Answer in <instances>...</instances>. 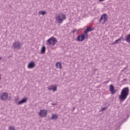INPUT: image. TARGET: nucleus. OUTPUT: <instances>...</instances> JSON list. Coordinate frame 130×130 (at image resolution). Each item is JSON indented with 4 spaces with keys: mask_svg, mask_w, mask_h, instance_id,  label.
I'll return each mask as SVG.
<instances>
[{
    "mask_svg": "<svg viewBox=\"0 0 130 130\" xmlns=\"http://www.w3.org/2000/svg\"><path fill=\"white\" fill-rule=\"evenodd\" d=\"M128 95H129V88L128 87H125L122 90L119 98L121 101H124L127 98Z\"/></svg>",
    "mask_w": 130,
    "mask_h": 130,
    "instance_id": "nucleus-1",
    "label": "nucleus"
},
{
    "mask_svg": "<svg viewBox=\"0 0 130 130\" xmlns=\"http://www.w3.org/2000/svg\"><path fill=\"white\" fill-rule=\"evenodd\" d=\"M64 20H66V15L60 13L56 15L55 21L57 24H62Z\"/></svg>",
    "mask_w": 130,
    "mask_h": 130,
    "instance_id": "nucleus-2",
    "label": "nucleus"
},
{
    "mask_svg": "<svg viewBox=\"0 0 130 130\" xmlns=\"http://www.w3.org/2000/svg\"><path fill=\"white\" fill-rule=\"evenodd\" d=\"M57 43V40H56V38L52 37L50 39H49L47 41V45H52V46L55 45Z\"/></svg>",
    "mask_w": 130,
    "mask_h": 130,
    "instance_id": "nucleus-3",
    "label": "nucleus"
},
{
    "mask_svg": "<svg viewBox=\"0 0 130 130\" xmlns=\"http://www.w3.org/2000/svg\"><path fill=\"white\" fill-rule=\"evenodd\" d=\"M22 46V44L19 41H16L13 43V47L14 49H20Z\"/></svg>",
    "mask_w": 130,
    "mask_h": 130,
    "instance_id": "nucleus-4",
    "label": "nucleus"
},
{
    "mask_svg": "<svg viewBox=\"0 0 130 130\" xmlns=\"http://www.w3.org/2000/svg\"><path fill=\"white\" fill-rule=\"evenodd\" d=\"M108 19V16H107V14L104 13L103 15H102L100 19L99 20L100 22H101L102 20L104 21V23H106L107 22V19Z\"/></svg>",
    "mask_w": 130,
    "mask_h": 130,
    "instance_id": "nucleus-5",
    "label": "nucleus"
},
{
    "mask_svg": "<svg viewBox=\"0 0 130 130\" xmlns=\"http://www.w3.org/2000/svg\"><path fill=\"white\" fill-rule=\"evenodd\" d=\"M39 115L40 116H41V117H44L47 115V110L44 109V110H41L39 113Z\"/></svg>",
    "mask_w": 130,
    "mask_h": 130,
    "instance_id": "nucleus-6",
    "label": "nucleus"
},
{
    "mask_svg": "<svg viewBox=\"0 0 130 130\" xmlns=\"http://www.w3.org/2000/svg\"><path fill=\"white\" fill-rule=\"evenodd\" d=\"M8 96V93L2 92L0 94V99H1V100H6Z\"/></svg>",
    "mask_w": 130,
    "mask_h": 130,
    "instance_id": "nucleus-7",
    "label": "nucleus"
},
{
    "mask_svg": "<svg viewBox=\"0 0 130 130\" xmlns=\"http://www.w3.org/2000/svg\"><path fill=\"white\" fill-rule=\"evenodd\" d=\"M86 38V36H85V34H82L79 35L77 38V41H84Z\"/></svg>",
    "mask_w": 130,
    "mask_h": 130,
    "instance_id": "nucleus-8",
    "label": "nucleus"
},
{
    "mask_svg": "<svg viewBox=\"0 0 130 130\" xmlns=\"http://www.w3.org/2000/svg\"><path fill=\"white\" fill-rule=\"evenodd\" d=\"M48 90L49 91L52 90L53 92H55V91H57V87L56 85H50L48 87Z\"/></svg>",
    "mask_w": 130,
    "mask_h": 130,
    "instance_id": "nucleus-9",
    "label": "nucleus"
},
{
    "mask_svg": "<svg viewBox=\"0 0 130 130\" xmlns=\"http://www.w3.org/2000/svg\"><path fill=\"white\" fill-rule=\"evenodd\" d=\"M27 102V98H24L22 99L21 101H19L18 102V105H21V104H23V103H26Z\"/></svg>",
    "mask_w": 130,
    "mask_h": 130,
    "instance_id": "nucleus-10",
    "label": "nucleus"
},
{
    "mask_svg": "<svg viewBox=\"0 0 130 130\" xmlns=\"http://www.w3.org/2000/svg\"><path fill=\"white\" fill-rule=\"evenodd\" d=\"M110 91L111 92L112 94H114L115 93L116 91L114 89V86H113V85H110Z\"/></svg>",
    "mask_w": 130,
    "mask_h": 130,
    "instance_id": "nucleus-11",
    "label": "nucleus"
},
{
    "mask_svg": "<svg viewBox=\"0 0 130 130\" xmlns=\"http://www.w3.org/2000/svg\"><path fill=\"white\" fill-rule=\"evenodd\" d=\"M93 31V29H92V28L91 27H88L85 31H84V35H87L89 33V32H91Z\"/></svg>",
    "mask_w": 130,
    "mask_h": 130,
    "instance_id": "nucleus-12",
    "label": "nucleus"
},
{
    "mask_svg": "<svg viewBox=\"0 0 130 130\" xmlns=\"http://www.w3.org/2000/svg\"><path fill=\"white\" fill-rule=\"evenodd\" d=\"M35 67V63L34 62H31L28 65V69H33L34 67Z\"/></svg>",
    "mask_w": 130,
    "mask_h": 130,
    "instance_id": "nucleus-13",
    "label": "nucleus"
},
{
    "mask_svg": "<svg viewBox=\"0 0 130 130\" xmlns=\"http://www.w3.org/2000/svg\"><path fill=\"white\" fill-rule=\"evenodd\" d=\"M58 118V115L56 114H53L52 116V118L51 119L53 120H56Z\"/></svg>",
    "mask_w": 130,
    "mask_h": 130,
    "instance_id": "nucleus-14",
    "label": "nucleus"
},
{
    "mask_svg": "<svg viewBox=\"0 0 130 130\" xmlns=\"http://www.w3.org/2000/svg\"><path fill=\"white\" fill-rule=\"evenodd\" d=\"M125 41L127 42L128 43H130V34H128L125 39Z\"/></svg>",
    "mask_w": 130,
    "mask_h": 130,
    "instance_id": "nucleus-15",
    "label": "nucleus"
},
{
    "mask_svg": "<svg viewBox=\"0 0 130 130\" xmlns=\"http://www.w3.org/2000/svg\"><path fill=\"white\" fill-rule=\"evenodd\" d=\"M121 39H122V38L121 37H120V38L118 39L117 40H115L114 42H113L112 44H113V45L117 44V43H118L119 41H120L121 40Z\"/></svg>",
    "mask_w": 130,
    "mask_h": 130,
    "instance_id": "nucleus-16",
    "label": "nucleus"
},
{
    "mask_svg": "<svg viewBox=\"0 0 130 130\" xmlns=\"http://www.w3.org/2000/svg\"><path fill=\"white\" fill-rule=\"evenodd\" d=\"M56 68H58V69H61L62 68L61 63L58 62L56 64Z\"/></svg>",
    "mask_w": 130,
    "mask_h": 130,
    "instance_id": "nucleus-17",
    "label": "nucleus"
},
{
    "mask_svg": "<svg viewBox=\"0 0 130 130\" xmlns=\"http://www.w3.org/2000/svg\"><path fill=\"white\" fill-rule=\"evenodd\" d=\"M45 50H46L45 46H43L42 47V49H41V53H45Z\"/></svg>",
    "mask_w": 130,
    "mask_h": 130,
    "instance_id": "nucleus-18",
    "label": "nucleus"
},
{
    "mask_svg": "<svg viewBox=\"0 0 130 130\" xmlns=\"http://www.w3.org/2000/svg\"><path fill=\"white\" fill-rule=\"evenodd\" d=\"M45 14H46V12H45V11H40L39 12V15H42L43 16H44V15H45Z\"/></svg>",
    "mask_w": 130,
    "mask_h": 130,
    "instance_id": "nucleus-19",
    "label": "nucleus"
},
{
    "mask_svg": "<svg viewBox=\"0 0 130 130\" xmlns=\"http://www.w3.org/2000/svg\"><path fill=\"white\" fill-rule=\"evenodd\" d=\"M9 130H15V127H14V126H10L9 127Z\"/></svg>",
    "mask_w": 130,
    "mask_h": 130,
    "instance_id": "nucleus-20",
    "label": "nucleus"
},
{
    "mask_svg": "<svg viewBox=\"0 0 130 130\" xmlns=\"http://www.w3.org/2000/svg\"><path fill=\"white\" fill-rule=\"evenodd\" d=\"M107 109V107H104V108H102L101 109V111H104V110H106Z\"/></svg>",
    "mask_w": 130,
    "mask_h": 130,
    "instance_id": "nucleus-21",
    "label": "nucleus"
},
{
    "mask_svg": "<svg viewBox=\"0 0 130 130\" xmlns=\"http://www.w3.org/2000/svg\"><path fill=\"white\" fill-rule=\"evenodd\" d=\"M76 32H77V29H74L71 31V32L73 33V34L76 33Z\"/></svg>",
    "mask_w": 130,
    "mask_h": 130,
    "instance_id": "nucleus-22",
    "label": "nucleus"
},
{
    "mask_svg": "<svg viewBox=\"0 0 130 130\" xmlns=\"http://www.w3.org/2000/svg\"><path fill=\"white\" fill-rule=\"evenodd\" d=\"M120 125V123H119L117 125V126H119Z\"/></svg>",
    "mask_w": 130,
    "mask_h": 130,
    "instance_id": "nucleus-23",
    "label": "nucleus"
},
{
    "mask_svg": "<svg viewBox=\"0 0 130 130\" xmlns=\"http://www.w3.org/2000/svg\"><path fill=\"white\" fill-rule=\"evenodd\" d=\"M103 1H104V0H99V2H102Z\"/></svg>",
    "mask_w": 130,
    "mask_h": 130,
    "instance_id": "nucleus-24",
    "label": "nucleus"
},
{
    "mask_svg": "<svg viewBox=\"0 0 130 130\" xmlns=\"http://www.w3.org/2000/svg\"><path fill=\"white\" fill-rule=\"evenodd\" d=\"M0 60H2V57H0Z\"/></svg>",
    "mask_w": 130,
    "mask_h": 130,
    "instance_id": "nucleus-25",
    "label": "nucleus"
},
{
    "mask_svg": "<svg viewBox=\"0 0 130 130\" xmlns=\"http://www.w3.org/2000/svg\"><path fill=\"white\" fill-rule=\"evenodd\" d=\"M53 105H55V104H53Z\"/></svg>",
    "mask_w": 130,
    "mask_h": 130,
    "instance_id": "nucleus-26",
    "label": "nucleus"
},
{
    "mask_svg": "<svg viewBox=\"0 0 130 130\" xmlns=\"http://www.w3.org/2000/svg\"><path fill=\"white\" fill-rule=\"evenodd\" d=\"M0 80H1V77H0Z\"/></svg>",
    "mask_w": 130,
    "mask_h": 130,
    "instance_id": "nucleus-27",
    "label": "nucleus"
}]
</instances>
